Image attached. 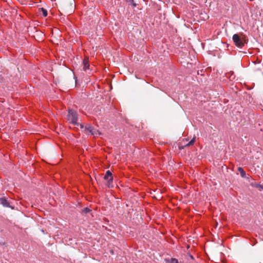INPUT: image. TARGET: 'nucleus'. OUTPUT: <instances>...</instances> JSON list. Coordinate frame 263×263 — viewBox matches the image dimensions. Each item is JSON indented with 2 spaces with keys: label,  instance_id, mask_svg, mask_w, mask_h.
<instances>
[{
  "label": "nucleus",
  "instance_id": "nucleus-6",
  "mask_svg": "<svg viewBox=\"0 0 263 263\" xmlns=\"http://www.w3.org/2000/svg\"><path fill=\"white\" fill-rule=\"evenodd\" d=\"M83 70L84 71H86L87 69H88L89 67L88 61L86 59L84 60L83 62Z\"/></svg>",
  "mask_w": 263,
  "mask_h": 263
},
{
  "label": "nucleus",
  "instance_id": "nucleus-15",
  "mask_svg": "<svg viewBox=\"0 0 263 263\" xmlns=\"http://www.w3.org/2000/svg\"><path fill=\"white\" fill-rule=\"evenodd\" d=\"M79 125H80V126L81 128H84V125H83V124H79Z\"/></svg>",
  "mask_w": 263,
  "mask_h": 263
},
{
  "label": "nucleus",
  "instance_id": "nucleus-16",
  "mask_svg": "<svg viewBox=\"0 0 263 263\" xmlns=\"http://www.w3.org/2000/svg\"><path fill=\"white\" fill-rule=\"evenodd\" d=\"M263 190V185H261L260 188L259 189V191Z\"/></svg>",
  "mask_w": 263,
  "mask_h": 263
},
{
  "label": "nucleus",
  "instance_id": "nucleus-2",
  "mask_svg": "<svg viewBox=\"0 0 263 263\" xmlns=\"http://www.w3.org/2000/svg\"><path fill=\"white\" fill-rule=\"evenodd\" d=\"M67 120L74 125H79L78 115L76 111L73 109H69L67 115Z\"/></svg>",
  "mask_w": 263,
  "mask_h": 263
},
{
  "label": "nucleus",
  "instance_id": "nucleus-4",
  "mask_svg": "<svg viewBox=\"0 0 263 263\" xmlns=\"http://www.w3.org/2000/svg\"><path fill=\"white\" fill-rule=\"evenodd\" d=\"M85 130L89 132L92 135H97L99 134V132L95 129L90 124H87L85 126Z\"/></svg>",
  "mask_w": 263,
  "mask_h": 263
},
{
  "label": "nucleus",
  "instance_id": "nucleus-11",
  "mask_svg": "<svg viewBox=\"0 0 263 263\" xmlns=\"http://www.w3.org/2000/svg\"><path fill=\"white\" fill-rule=\"evenodd\" d=\"M90 211H91L88 208H85L83 210V212L85 214L88 213L90 212Z\"/></svg>",
  "mask_w": 263,
  "mask_h": 263
},
{
  "label": "nucleus",
  "instance_id": "nucleus-1",
  "mask_svg": "<svg viewBox=\"0 0 263 263\" xmlns=\"http://www.w3.org/2000/svg\"><path fill=\"white\" fill-rule=\"evenodd\" d=\"M235 45L239 48H242L247 43L245 36H241L238 34H235L232 37Z\"/></svg>",
  "mask_w": 263,
  "mask_h": 263
},
{
  "label": "nucleus",
  "instance_id": "nucleus-14",
  "mask_svg": "<svg viewBox=\"0 0 263 263\" xmlns=\"http://www.w3.org/2000/svg\"><path fill=\"white\" fill-rule=\"evenodd\" d=\"M188 257H189V258H190V259H192V260H193V259H194V257H193V256L192 255H191V254H189V255H188Z\"/></svg>",
  "mask_w": 263,
  "mask_h": 263
},
{
  "label": "nucleus",
  "instance_id": "nucleus-7",
  "mask_svg": "<svg viewBox=\"0 0 263 263\" xmlns=\"http://www.w3.org/2000/svg\"><path fill=\"white\" fill-rule=\"evenodd\" d=\"M238 171L242 178L246 177V172L241 167H238Z\"/></svg>",
  "mask_w": 263,
  "mask_h": 263
},
{
  "label": "nucleus",
  "instance_id": "nucleus-8",
  "mask_svg": "<svg viewBox=\"0 0 263 263\" xmlns=\"http://www.w3.org/2000/svg\"><path fill=\"white\" fill-rule=\"evenodd\" d=\"M125 1L128 3L129 5H132L133 7H136L137 5L133 0H125Z\"/></svg>",
  "mask_w": 263,
  "mask_h": 263
},
{
  "label": "nucleus",
  "instance_id": "nucleus-10",
  "mask_svg": "<svg viewBox=\"0 0 263 263\" xmlns=\"http://www.w3.org/2000/svg\"><path fill=\"white\" fill-rule=\"evenodd\" d=\"M41 11L42 12V14L45 17V16H47V14H48L47 11L45 9L42 8Z\"/></svg>",
  "mask_w": 263,
  "mask_h": 263
},
{
  "label": "nucleus",
  "instance_id": "nucleus-9",
  "mask_svg": "<svg viewBox=\"0 0 263 263\" xmlns=\"http://www.w3.org/2000/svg\"><path fill=\"white\" fill-rule=\"evenodd\" d=\"M195 142V138H193L187 144H186V146H189L193 145Z\"/></svg>",
  "mask_w": 263,
  "mask_h": 263
},
{
  "label": "nucleus",
  "instance_id": "nucleus-3",
  "mask_svg": "<svg viewBox=\"0 0 263 263\" xmlns=\"http://www.w3.org/2000/svg\"><path fill=\"white\" fill-rule=\"evenodd\" d=\"M104 179L106 180V185L108 187H112V182L113 180V177L112 176V173L110 171H107L106 172Z\"/></svg>",
  "mask_w": 263,
  "mask_h": 263
},
{
  "label": "nucleus",
  "instance_id": "nucleus-5",
  "mask_svg": "<svg viewBox=\"0 0 263 263\" xmlns=\"http://www.w3.org/2000/svg\"><path fill=\"white\" fill-rule=\"evenodd\" d=\"M0 203L4 207L11 208L12 209H13V208L10 205L9 202L5 198H0Z\"/></svg>",
  "mask_w": 263,
  "mask_h": 263
},
{
  "label": "nucleus",
  "instance_id": "nucleus-13",
  "mask_svg": "<svg viewBox=\"0 0 263 263\" xmlns=\"http://www.w3.org/2000/svg\"><path fill=\"white\" fill-rule=\"evenodd\" d=\"M260 186H261V185H260L259 184H257V183H255L254 185V186L257 188L259 190V189L260 188Z\"/></svg>",
  "mask_w": 263,
  "mask_h": 263
},
{
  "label": "nucleus",
  "instance_id": "nucleus-12",
  "mask_svg": "<svg viewBox=\"0 0 263 263\" xmlns=\"http://www.w3.org/2000/svg\"><path fill=\"white\" fill-rule=\"evenodd\" d=\"M171 263H179V262H178V260L177 259H176V258H172L171 259Z\"/></svg>",
  "mask_w": 263,
  "mask_h": 263
}]
</instances>
